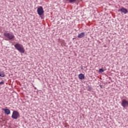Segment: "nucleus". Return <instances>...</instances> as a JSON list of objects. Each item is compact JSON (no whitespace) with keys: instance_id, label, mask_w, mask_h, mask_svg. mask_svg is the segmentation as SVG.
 Listing matches in <instances>:
<instances>
[{"instance_id":"6","label":"nucleus","mask_w":128,"mask_h":128,"mask_svg":"<svg viewBox=\"0 0 128 128\" xmlns=\"http://www.w3.org/2000/svg\"><path fill=\"white\" fill-rule=\"evenodd\" d=\"M118 12H123V14H128V10L124 8L119 9Z\"/></svg>"},{"instance_id":"3","label":"nucleus","mask_w":128,"mask_h":128,"mask_svg":"<svg viewBox=\"0 0 128 128\" xmlns=\"http://www.w3.org/2000/svg\"><path fill=\"white\" fill-rule=\"evenodd\" d=\"M4 36H6V38H8L9 40H12V38H14V34L8 32H4Z\"/></svg>"},{"instance_id":"2","label":"nucleus","mask_w":128,"mask_h":128,"mask_svg":"<svg viewBox=\"0 0 128 128\" xmlns=\"http://www.w3.org/2000/svg\"><path fill=\"white\" fill-rule=\"evenodd\" d=\"M12 118L14 120H17L18 118H20V113H18V111H14Z\"/></svg>"},{"instance_id":"9","label":"nucleus","mask_w":128,"mask_h":128,"mask_svg":"<svg viewBox=\"0 0 128 128\" xmlns=\"http://www.w3.org/2000/svg\"><path fill=\"white\" fill-rule=\"evenodd\" d=\"M84 32H82L80 34H78V37L79 38H84Z\"/></svg>"},{"instance_id":"8","label":"nucleus","mask_w":128,"mask_h":128,"mask_svg":"<svg viewBox=\"0 0 128 128\" xmlns=\"http://www.w3.org/2000/svg\"><path fill=\"white\" fill-rule=\"evenodd\" d=\"M78 78L80 80H84V75L82 74H80L78 75Z\"/></svg>"},{"instance_id":"11","label":"nucleus","mask_w":128,"mask_h":128,"mask_svg":"<svg viewBox=\"0 0 128 128\" xmlns=\"http://www.w3.org/2000/svg\"><path fill=\"white\" fill-rule=\"evenodd\" d=\"M99 72H104V70H102V68H100L99 70Z\"/></svg>"},{"instance_id":"5","label":"nucleus","mask_w":128,"mask_h":128,"mask_svg":"<svg viewBox=\"0 0 128 128\" xmlns=\"http://www.w3.org/2000/svg\"><path fill=\"white\" fill-rule=\"evenodd\" d=\"M122 104L124 108H126V106H128V101L126 100H122Z\"/></svg>"},{"instance_id":"12","label":"nucleus","mask_w":128,"mask_h":128,"mask_svg":"<svg viewBox=\"0 0 128 128\" xmlns=\"http://www.w3.org/2000/svg\"><path fill=\"white\" fill-rule=\"evenodd\" d=\"M70 2H76V0H69Z\"/></svg>"},{"instance_id":"13","label":"nucleus","mask_w":128,"mask_h":128,"mask_svg":"<svg viewBox=\"0 0 128 128\" xmlns=\"http://www.w3.org/2000/svg\"><path fill=\"white\" fill-rule=\"evenodd\" d=\"M4 84V81H2L1 82H0V86L2 84Z\"/></svg>"},{"instance_id":"7","label":"nucleus","mask_w":128,"mask_h":128,"mask_svg":"<svg viewBox=\"0 0 128 128\" xmlns=\"http://www.w3.org/2000/svg\"><path fill=\"white\" fill-rule=\"evenodd\" d=\"M2 110H4L6 114H10V110L8 109L3 108Z\"/></svg>"},{"instance_id":"4","label":"nucleus","mask_w":128,"mask_h":128,"mask_svg":"<svg viewBox=\"0 0 128 128\" xmlns=\"http://www.w3.org/2000/svg\"><path fill=\"white\" fill-rule=\"evenodd\" d=\"M38 14L39 16H42L44 14V9L42 6H40L37 10Z\"/></svg>"},{"instance_id":"14","label":"nucleus","mask_w":128,"mask_h":128,"mask_svg":"<svg viewBox=\"0 0 128 128\" xmlns=\"http://www.w3.org/2000/svg\"><path fill=\"white\" fill-rule=\"evenodd\" d=\"M100 86V88H102V86Z\"/></svg>"},{"instance_id":"10","label":"nucleus","mask_w":128,"mask_h":128,"mask_svg":"<svg viewBox=\"0 0 128 128\" xmlns=\"http://www.w3.org/2000/svg\"><path fill=\"white\" fill-rule=\"evenodd\" d=\"M0 76L1 78H4V76H6V74H4V71L0 72Z\"/></svg>"},{"instance_id":"1","label":"nucleus","mask_w":128,"mask_h":128,"mask_svg":"<svg viewBox=\"0 0 128 128\" xmlns=\"http://www.w3.org/2000/svg\"><path fill=\"white\" fill-rule=\"evenodd\" d=\"M14 46L16 49L18 50L22 54H24V46L20 44H16L14 45Z\"/></svg>"}]
</instances>
